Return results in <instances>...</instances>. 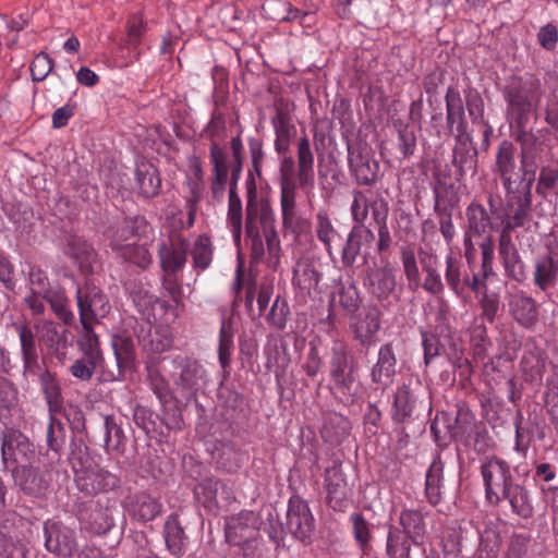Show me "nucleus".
Wrapping results in <instances>:
<instances>
[{
	"mask_svg": "<svg viewBox=\"0 0 558 558\" xmlns=\"http://www.w3.org/2000/svg\"><path fill=\"white\" fill-rule=\"evenodd\" d=\"M546 353L543 349L532 348L521 360V369L530 381L541 380L546 371Z\"/></svg>",
	"mask_w": 558,
	"mask_h": 558,
	"instance_id": "43",
	"label": "nucleus"
},
{
	"mask_svg": "<svg viewBox=\"0 0 558 558\" xmlns=\"http://www.w3.org/2000/svg\"><path fill=\"white\" fill-rule=\"evenodd\" d=\"M203 135L210 141V144H219V141L227 136L226 118L219 109L213 111Z\"/></svg>",
	"mask_w": 558,
	"mask_h": 558,
	"instance_id": "60",
	"label": "nucleus"
},
{
	"mask_svg": "<svg viewBox=\"0 0 558 558\" xmlns=\"http://www.w3.org/2000/svg\"><path fill=\"white\" fill-rule=\"evenodd\" d=\"M446 100V120L450 131L456 126L458 137L466 131L465 110L460 92L454 87H448L445 96Z\"/></svg>",
	"mask_w": 558,
	"mask_h": 558,
	"instance_id": "30",
	"label": "nucleus"
},
{
	"mask_svg": "<svg viewBox=\"0 0 558 558\" xmlns=\"http://www.w3.org/2000/svg\"><path fill=\"white\" fill-rule=\"evenodd\" d=\"M65 254L75 262L83 275L88 276L95 272L97 254L93 246L83 238L70 235L65 246Z\"/></svg>",
	"mask_w": 558,
	"mask_h": 558,
	"instance_id": "26",
	"label": "nucleus"
},
{
	"mask_svg": "<svg viewBox=\"0 0 558 558\" xmlns=\"http://www.w3.org/2000/svg\"><path fill=\"white\" fill-rule=\"evenodd\" d=\"M415 404V398L408 385L399 387L395 393L393 400V421L404 423L411 418Z\"/></svg>",
	"mask_w": 558,
	"mask_h": 558,
	"instance_id": "46",
	"label": "nucleus"
},
{
	"mask_svg": "<svg viewBox=\"0 0 558 558\" xmlns=\"http://www.w3.org/2000/svg\"><path fill=\"white\" fill-rule=\"evenodd\" d=\"M80 320L98 323L110 312V303L107 295L93 282L86 281L76 291Z\"/></svg>",
	"mask_w": 558,
	"mask_h": 558,
	"instance_id": "9",
	"label": "nucleus"
},
{
	"mask_svg": "<svg viewBox=\"0 0 558 558\" xmlns=\"http://www.w3.org/2000/svg\"><path fill=\"white\" fill-rule=\"evenodd\" d=\"M111 345L113 349L116 365L104 366L99 372V383L107 384L113 381H122L126 373L135 371L136 350L132 336L122 330L112 337Z\"/></svg>",
	"mask_w": 558,
	"mask_h": 558,
	"instance_id": "5",
	"label": "nucleus"
},
{
	"mask_svg": "<svg viewBox=\"0 0 558 558\" xmlns=\"http://www.w3.org/2000/svg\"><path fill=\"white\" fill-rule=\"evenodd\" d=\"M2 459L4 464L25 465L35 457V450L29 440L17 430H7L2 437Z\"/></svg>",
	"mask_w": 558,
	"mask_h": 558,
	"instance_id": "21",
	"label": "nucleus"
},
{
	"mask_svg": "<svg viewBox=\"0 0 558 558\" xmlns=\"http://www.w3.org/2000/svg\"><path fill=\"white\" fill-rule=\"evenodd\" d=\"M468 219V227L470 232L475 236H482L488 227H492V221L485 207L476 202H472L465 211Z\"/></svg>",
	"mask_w": 558,
	"mask_h": 558,
	"instance_id": "51",
	"label": "nucleus"
},
{
	"mask_svg": "<svg viewBox=\"0 0 558 558\" xmlns=\"http://www.w3.org/2000/svg\"><path fill=\"white\" fill-rule=\"evenodd\" d=\"M534 183L519 180V185H513L506 191L507 218L502 227L514 230L517 228H530L532 222V186Z\"/></svg>",
	"mask_w": 558,
	"mask_h": 558,
	"instance_id": "6",
	"label": "nucleus"
},
{
	"mask_svg": "<svg viewBox=\"0 0 558 558\" xmlns=\"http://www.w3.org/2000/svg\"><path fill=\"white\" fill-rule=\"evenodd\" d=\"M147 381L161 405L168 404V402L173 399L168 381L157 368L148 369Z\"/></svg>",
	"mask_w": 558,
	"mask_h": 558,
	"instance_id": "59",
	"label": "nucleus"
},
{
	"mask_svg": "<svg viewBox=\"0 0 558 558\" xmlns=\"http://www.w3.org/2000/svg\"><path fill=\"white\" fill-rule=\"evenodd\" d=\"M514 141L520 145V181L534 183L545 141L536 133L520 136Z\"/></svg>",
	"mask_w": 558,
	"mask_h": 558,
	"instance_id": "14",
	"label": "nucleus"
},
{
	"mask_svg": "<svg viewBox=\"0 0 558 558\" xmlns=\"http://www.w3.org/2000/svg\"><path fill=\"white\" fill-rule=\"evenodd\" d=\"M190 242L178 232L162 240L158 247V257L162 272H180L187 259Z\"/></svg>",
	"mask_w": 558,
	"mask_h": 558,
	"instance_id": "12",
	"label": "nucleus"
},
{
	"mask_svg": "<svg viewBox=\"0 0 558 558\" xmlns=\"http://www.w3.org/2000/svg\"><path fill=\"white\" fill-rule=\"evenodd\" d=\"M397 374V357L391 343H385L379 348L376 363L371 369L372 381L383 387L393 383Z\"/></svg>",
	"mask_w": 558,
	"mask_h": 558,
	"instance_id": "27",
	"label": "nucleus"
},
{
	"mask_svg": "<svg viewBox=\"0 0 558 558\" xmlns=\"http://www.w3.org/2000/svg\"><path fill=\"white\" fill-rule=\"evenodd\" d=\"M104 366H107L104 356L82 354L70 365L69 373L75 379L87 383L93 378L96 371L99 369V373Z\"/></svg>",
	"mask_w": 558,
	"mask_h": 558,
	"instance_id": "39",
	"label": "nucleus"
},
{
	"mask_svg": "<svg viewBox=\"0 0 558 558\" xmlns=\"http://www.w3.org/2000/svg\"><path fill=\"white\" fill-rule=\"evenodd\" d=\"M290 314L287 299L278 294L266 313L265 320L271 328L281 331L287 327Z\"/></svg>",
	"mask_w": 558,
	"mask_h": 558,
	"instance_id": "52",
	"label": "nucleus"
},
{
	"mask_svg": "<svg viewBox=\"0 0 558 558\" xmlns=\"http://www.w3.org/2000/svg\"><path fill=\"white\" fill-rule=\"evenodd\" d=\"M315 232L329 256H332V243L340 238L328 213L319 210L316 214Z\"/></svg>",
	"mask_w": 558,
	"mask_h": 558,
	"instance_id": "47",
	"label": "nucleus"
},
{
	"mask_svg": "<svg viewBox=\"0 0 558 558\" xmlns=\"http://www.w3.org/2000/svg\"><path fill=\"white\" fill-rule=\"evenodd\" d=\"M393 128L398 134L397 146L401 156L404 159L410 158L416 149L417 138L414 129L402 119L395 120Z\"/></svg>",
	"mask_w": 558,
	"mask_h": 558,
	"instance_id": "53",
	"label": "nucleus"
},
{
	"mask_svg": "<svg viewBox=\"0 0 558 558\" xmlns=\"http://www.w3.org/2000/svg\"><path fill=\"white\" fill-rule=\"evenodd\" d=\"M128 512L137 522L147 523L162 513V504L156 497L140 492L128 499Z\"/></svg>",
	"mask_w": 558,
	"mask_h": 558,
	"instance_id": "25",
	"label": "nucleus"
},
{
	"mask_svg": "<svg viewBox=\"0 0 558 558\" xmlns=\"http://www.w3.org/2000/svg\"><path fill=\"white\" fill-rule=\"evenodd\" d=\"M39 330V341L59 360L65 357L68 349L66 330L59 331L57 326L49 320L36 325Z\"/></svg>",
	"mask_w": 558,
	"mask_h": 558,
	"instance_id": "34",
	"label": "nucleus"
},
{
	"mask_svg": "<svg viewBox=\"0 0 558 558\" xmlns=\"http://www.w3.org/2000/svg\"><path fill=\"white\" fill-rule=\"evenodd\" d=\"M349 421L337 413L329 414L322 428L323 438L332 444H340L342 439L349 434Z\"/></svg>",
	"mask_w": 558,
	"mask_h": 558,
	"instance_id": "48",
	"label": "nucleus"
},
{
	"mask_svg": "<svg viewBox=\"0 0 558 558\" xmlns=\"http://www.w3.org/2000/svg\"><path fill=\"white\" fill-rule=\"evenodd\" d=\"M444 462L437 456L426 471L425 496L432 506H437L442 499Z\"/></svg>",
	"mask_w": 558,
	"mask_h": 558,
	"instance_id": "38",
	"label": "nucleus"
},
{
	"mask_svg": "<svg viewBox=\"0 0 558 558\" xmlns=\"http://www.w3.org/2000/svg\"><path fill=\"white\" fill-rule=\"evenodd\" d=\"M135 183L141 196L149 198L158 195L161 179L157 168L146 160L140 161L135 169Z\"/></svg>",
	"mask_w": 558,
	"mask_h": 558,
	"instance_id": "33",
	"label": "nucleus"
},
{
	"mask_svg": "<svg viewBox=\"0 0 558 558\" xmlns=\"http://www.w3.org/2000/svg\"><path fill=\"white\" fill-rule=\"evenodd\" d=\"M292 284L303 298L311 296L313 292H319L318 286L323 274L318 262L311 256H301L296 259L292 270Z\"/></svg>",
	"mask_w": 558,
	"mask_h": 558,
	"instance_id": "18",
	"label": "nucleus"
},
{
	"mask_svg": "<svg viewBox=\"0 0 558 558\" xmlns=\"http://www.w3.org/2000/svg\"><path fill=\"white\" fill-rule=\"evenodd\" d=\"M452 165L456 167V181H461L468 171L474 172V153L471 154L468 149L461 146L454 147Z\"/></svg>",
	"mask_w": 558,
	"mask_h": 558,
	"instance_id": "63",
	"label": "nucleus"
},
{
	"mask_svg": "<svg viewBox=\"0 0 558 558\" xmlns=\"http://www.w3.org/2000/svg\"><path fill=\"white\" fill-rule=\"evenodd\" d=\"M105 447L109 450H120L124 442L123 429L116 423L111 415L105 416Z\"/></svg>",
	"mask_w": 558,
	"mask_h": 558,
	"instance_id": "64",
	"label": "nucleus"
},
{
	"mask_svg": "<svg viewBox=\"0 0 558 558\" xmlns=\"http://www.w3.org/2000/svg\"><path fill=\"white\" fill-rule=\"evenodd\" d=\"M375 240L374 232L366 226H352L341 251V263L352 267L362 253L363 246L371 245Z\"/></svg>",
	"mask_w": 558,
	"mask_h": 558,
	"instance_id": "23",
	"label": "nucleus"
},
{
	"mask_svg": "<svg viewBox=\"0 0 558 558\" xmlns=\"http://www.w3.org/2000/svg\"><path fill=\"white\" fill-rule=\"evenodd\" d=\"M381 327V311L376 304H368L363 307L362 312L352 317L350 329L353 339L362 347L368 349L373 342V338Z\"/></svg>",
	"mask_w": 558,
	"mask_h": 558,
	"instance_id": "17",
	"label": "nucleus"
},
{
	"mask_svg": "<svg viewBox=\"0 0 558 558\" xmlns=\"http://www.w3.org/2000/svg\"><path fill=\"white\" fill-rule=\"evenodd\" d=\"M364 286L378 301L387 300L396 290V276L389 267L368 268Z\"/></svg>",
	"mask_w": 558,
	"mask_h": 558,
	"instance_id": "24",
	"label": "nucleus"
},
{
	"mask_svg": "<svg viewBox=\"0 0 558 558\" xmlns=\"http://www.w3.org/2000/svg\"><path fill=\"white\" fill-rule=\"evenodd\" d=\"M193 263L196 268L206 269L213 259V247L209 236L201 234L192 250Z\"/></svg>",
	"mask_w": 558,
	"mask_h": 558,
	"instance_id": "58",
	"label": "nucleus"
},
{
	"mask_svg": "<svg viewBox=\"0 0 558 558\" xmlns=\"http://www.w3.org/2000/svg\"><path fill=\"white\" fill-rule=\"evenodd\" d=\"M46 549L61 558H75L78 553V542L73 529L61 521L47 520L44 523Z\"/></svg>",
	"mask_w": 558,
	"mask_h": 558,
	"instance_id": "7",
	"label": "nucleus"
},
{
	"mask_svg": "<svg viewBox=\"0 0 558 558\" xmlns=\"http://www.w3.org/2000/svg\"><path fill=\"white\" fill-rule=\"evenodd\" d=\"M296 177L302 190H311L315 184L314 154L306 135L301 136L296 144Z\"/></svg>",
	"mask_w": 558,
	"mask_h": 558,
	"instance_id": "28",
	"label": "nucleus"
},
{
	"mask_svg": "<svg viewBox=\"0 0 558 558\" xmlns=\"http://www.w3.org/2000/svg\"><path fill=\"white\" fill-rule=\"evenodd\" d=\"M350 521L352 523L354 538L362 551L365 554L372 539L369 523L360 512L352 513Z\"/></svg>",
	"mask_w": 558,
	"mask_h": 558,
	"instance_id": "62",
	"label": "nucleus"
},
{
	"mask_svg": "<svg viewBox=\"0 0 558 558\" xmlns=\"http://www.w3.org/2000/svg\"><path fill=\"white\" fill-rule=\"evenodd\" d=\"M163 537L168 550L175 557L184 555L189 538L179 521L178 514H170L163 525Z\"/></svg>",
	"mask_w": 558,
	"mask_h": 558,
	"instance_id": "37",
	"label": "nucleus"
},
{
	"mask_svg": "<svg viewBox=\"0 0 558 558\" xmlns=\"http://www.w3.org/2000/svg\"><path fill=\"white\" fill-rule=\"evenodd\" d=\"M388 211L387 201L377 202L373 206V219L378 226L377 250L379 253L388 251L391 244V236L387 225Z\"/></svg>",
	"mask_w": 558,
	"mask_h": 558,
	"instance_id": "49",
	"label": "nucleus"
},
{
	"mask_svg": "<svg viewBox=\"0 0 558 558\" xmlns=\"http://www.w3.org/2000/svg\"><path fill=\"white\" fill-rule=\"evenodd\" d=\"M133 331L143 350L153 354L163 353L173 344V336L168 325L153 327L149 320L141 319L135 322Z\"/></svg>",
	"mask_w": 558,
	"mask_h": 558,
	"instance_id": "10",
	"label": "nucleus"
},
{
	"mask_svg": "<svg viewBox=\"0 0 558 558\" xmlns=\"http://www.w3.org/2000/svg\"><path fill=\"white\" fill-rule=\"evenodd\" d=\"M353 201L351 203V216L354 222L353 226H365L364 222L368 217L369 209L373 211V206L377 202L386 201L383 197H379L374 201H369L365 194V192L361 190H353L352 192Z\"/></svg>",
	"mask_w": 558,
	"mask_h": 558,
	"instance_id": "54",
	"label": "nucleus"
},
{
	"mask_svg": "<svg viewBox=\"0 0 558 558\" xmlns=\"http://www.w3.org/2000/svg\"><path fill=\"white\" fill-rule=\"evenodd\" d=\"M348 163L357 185L372 186L378 181L379 162L361 145L348 144Z\"/></svg>",
	"mask_w": 558,
	"mask_h": 558,
	"instance_id": "8",
	"label": "nucleus"
},
{
	"mask_svg": "<svg viewBox=\"0 0 558 558\" xmlns=\"http://www.w3.org/2000/svg\"><path fill=\"white\" fill-rule=\"evenodd\" d=\"M486 501L498 507L505 494L517 483L510 465L498 457L486 458L481 465Z\"/></svg>",
	"mask_w": 558,
	"mask_h": 558,
	"instance_id": "4",
	"label": "nucleus"
},
{
	"mask_svg": "<svg viewBox=\"0 0 558 558\" xmlns=\"http://www.w3.org/2000/svg\"><path fill=\"white\" fill-rule=\"evenodd\" d=\"M259 519L253 511H241L227 519L226 539L236 546L258 536Z\"/></svg>",
	"mask_w": 558,
	"mask_h": 558,
	"instance_id": "19",
	"label": "nucleus"
},
{
	"mask_svg": "<svg viewBox=\"0 0 558 558\" xmlns=\"http://www.w3.org/2000/svg\"><path fill=\"white\" fill-rule=\"evenodd\" d=\"M515 153V146L509 140H502L496 149L492 171L500 178L505 190H511L513 185H519L520 174L514 175L517 169Z\"/></svg>",
	"mask_w": 558,
	"mask_h": 558,
	"instance_id": "20",
	"label": "nucleus"
},
{
	"mask_svg": "<svg viewBox=\"0 0 558 558\" xmlns=\"http://www.w3.org/2000/svg\"><path fill=\"white\" fill-rule=\"evenodd\" d=\"M461 269V260L452 254L447 255L445 279L451 291L458 296L463 292L464 276H462Z\"/></svg>",
	"mask_w": 558,
	"mask_h": 558,
	"instance_id": "56",
	"label": "nucleus"
},
{
	"mask_svg": "<svg viewBox=\"0 0 558 558\" xmlns=\"http://www.w3.org/2000/svg\"><path fill=\"white\" fill-rule=\"evenodd\" d=\"M68 460L74 474L75 485L85 495L95 496L119 487V477L100 468L82 442H71Z\"/></svg>",
	"mask_w": 558,
	"mask_h": 558,
	"instance_id": "2",
	"label": "nucleus"
},
{
	"mask_svg": "<svg viewBox=\"0 0 558 558\" xmlns=\"http://www.w3.org/2000/svg\"><path fill=\"white\" fill-rule=\"evenodd\" d=\"M244 232L254 259L264 256V242L270 255L279 254L280 240L276 228V215L268 199L262 198L260 204L245 206Z\"/></svg>",
	"mask_w": 558,
	"mask_h": 558,
	"instance_id": "1",
	"label": "nucleus"
},
{
	"mask_svg": "<svg viewBox=\"0 0 558 558\" xmlns=\"http://www.w3.org/2000/svg\"><path fill=\"white\" fill-rule=\"evenodd\" d=\"M194 493L198 499H203L205 504L216 505L218 506L221 501H227L229 499V492L226 485L215 478H204L199 482L195 488Z\"/></svg>",
	"mask_w": 558,
	"mask_h": 558,
	"instance_id": "42",
	"label": "nucleus"
},
{
	"mask_svg": "<svg viewBox=\"0 0 558 558\" xmlns=\"http://www.w3.org/2000/svg\"><path fill=\"white\" fill-rule=\"evenodd\" d=\"M12 476L16 486L29 496L39 497L49 488L50 476L32 465H16L12 470Z\"/></svg>",
	"mask_w": 558,
	"mask_h": 558,
	"instance_id": "22",
	"label": "nucleus"
},
{
	"mask_svg": "<svg viewBox=\"0 0 558 558\" xmlns=\"http://www.w3.org/2000/svg\"><path fill=\"white\" fill-rule=\"evenodd\" d=\"M400 531L412 537L414 545H417L426 532L424 515L416 509H403L399 515Z\"/></svg>",
	"mask_w": 558,
	"mask_h": 558,
	"instance_id": "41",
	"label": "nucleus"
},
{
	"mask_svg": "<svg viewBox=\"0 0 558 558\" xmlns=\"http://www.w3.org/2000/svg\"><path fill=\"white\" fill-rule=\"evenodd\" d=\"M500 546L501 537L497 527L493 523L486 524L480 532L478 558H496Z\"/></svg>",
	"mask_w": 558,
	"mask_h": 558,
	"instance_id": "50",
	"label": "nucleus"
},
{
	"mask_svg": "<svg viewBox=\"0 0 558 558\" xmlns=\"http://www.w3.org/2000/svg\"><path fill=\"white\" fill-rule=\"evenodd\" d=\"M558 279V259L550 254L538 256L534 263L533 282L541 291L555 287Z\"/></svg>",
	"mask_w": 558,
	"mask_h": 558,
	"instance_id": "35",
	"label": "nucleus"
},
{
	"mask_svg": "<svg viewBox=\"0 0 558 558\" xmlns=\"http://www.w3.org/2000/svg\"><path fill=\"white\" fill-rule=\"evenodd\" d=\"M327 502L337 511H341L347 506V482L339 469H327L325 473Z\"/></svg>",
	"mask_w": 558,
	"mask_h": 558,
	"instance_id": "36",
	"label": "nucleus"
},
{
	"mask_svg": "<svg viewBox=\"0 0 558 558\" xmlns=\"http://www.w3.org/2000/svg\"><path fill=\"white\" fill-rule=\"evenodd\" d=\"M12 327L16 331L20 339L24 368L26 372L32 373L34 367H36L38 364L35 333L25 320L13 322Z\"/></svg>",
	"mask_w": 558,
	"mask_h": 558,
	"instance_id": "31",
	"label": "nucleus"
},
{
	"mask_svg": "<svg viewBox=\"0 0 558 558\" xmlns=\"http://www.w3.org/2000/svg\"><path fill=\"white\" fill-rule=\"evenodd\" d=\"M125 545L130 554L134 555L135 558L156 556L150 549L147 535L143 531H131L125 539Z\"/></svg>",
	"mask_w": 558,
	"mask_h": 558,
	"instance_id": "61",
	"label": "nucleus"
},
{
	"mask_svg": "<svg viewBox=\"0 0 558 558\" xmlns=\"http://www.w3.org/2000/svg\"><path fill=\"white\" fill-rule=\"evenodd\" d=\"M180 373L174 378V386L181 397L190 402L207 383V372L201 362L194 359H182L179 362Z\"/></svg>",
	"mask_w": 558,
	"mask_h": 558,
	"instance_id": "11",
	"label": "nucleus"
},
{
	"mask_svg": "<svg viewBox=\"0 0 558 558\" xmlns=\"http://www.w3.org/2000/svg\"><path fill=\"white\" fill-rule=\"evenodd\" d=\"M508 311L512 319L522 328L531 330L539 322V305L523 290L507 294Z\"/></svg>",
	"mask_w": 558,
	"mask_h": 558,
	"instance_id": "15",
	"label": "nucleus"
},
{
	"mask_svg": "<svg viewBox=\"0 0 558 558\" xmlns=\"http://www.w3.org/2000/svg\"><path fill=\"white\" fill-rule=\"evenodd\" d=\"M287 531L296 539L306 541L314 530V518L307 502L300 496H292L287 511Z\"/></svg>",
	"mask_w": 558,
	"mask_h": 558,
	"instance_id": "16",
	"label": "nucleus"
},
{
	"mask_svg": "<svg viewBox=\"0 0 558 558\" xmlns=\"http://www.w3.org/2000/svg\"><path fill=\"white\" fill-rule=\"evenodd\" d=\"M357 364L343 342H336L329 360L331 392L343 403H353L361 386L357 379Z\"/></svg>",
	"mask_w": 558,
	"mask_h": 558,
	"instance_id": "3",
	"label": "nucleus"
},
{
	"mask_svg": "<svg viewBox=\"0 0 558 558\" xmlns=\"http://www.w3.org/2000/svg\"><path fill=\"white\" fill-rule=\"evenodd\" d=\"M510 505L512 513L521 519L529 520L535 512L532 493L520 483H515L504 496Z\"/></svg>",
	"mask_w": 558,
	"mask_h": 558,
	"instance_id": "32",
	"label": "nucleus"
},
{
	"mask_svg": "<svg viewBox=\"0 0 558 558\" xmlns=\"http://www.w3.org/2000/svg\"><path fill=\"white\" fill-rule=\"evenodd\" d=\"M412 537L401 532L398 526H389L386 544L388 558H413Z\"/></svg>",
	"mask_w": 558,
	"mask_h": 558,
	"instance_id": "40",
	"label": "nucleus"
},
{
	"mask_svg": "<svg viewBox=\"0 0 558 558\" xmlns=\"http://www.w3.org/2000/svg\"><path fill=\"white\" fill-rule=\"evenodd\" d=\"M114 525L112 510L109 508L96 507L83 521V527L95 535L108 533Z\"/></svg>",
	"mask_w": 558,
	"mask_h": 558,
	"instance_id": "45",
	"label": "nucleus"
},
{
	"mask_svg": "<svg viewBox=\"0 0 558 558\" xmlns=\"http://www.w3.org/2000/svg\"><path fill=\"white\" fill-rule=\"evenodd\" d=\"M38 383L48 407L49 415H56L63 411L64 398L56 374L44 369L38 374Z\"/></svg>",
	"mask_w": 558,
	"mask_h": 558,
	"instance_id": "29",
	"label": "nucleus"
},
{
	"mask_svg": "<svg viewBox=\"0 0 558 558\" xmlns=\"http://www.w3.org/2000/svg\"><path fill=\"white\" fill-rule=\"evenodd\" d=\"M507 111L517 109H533L541 99V84L537 80L512 78L504 88Z\"/></svg>",
	"mask_w": 558,
	"mask_h": 558,
	"instance_id": "13",
	"label": "nucleus"
},
{
	"mask_svg": "<svg viewBox=\"0 0 558 558\" xmlns=\"http://www.w3.org/2000/svg\"><path fill=\"white\" fill-rule=\"evenodd\" d=\"M46 302H48L53 311V313L60 318L64 324L70 325L74 320V314L70 310V302L68 298L64 295L63 291L53 290L46 296Z\"/></svg>",
	"mask_w": 558,
	"mask_h": 558,
	"instance_id": "57",
	"label": "nucleus"
},
{
	"mask_svg": "<svg viewBox=\"0 0 558 558\" xmlns=\"http://www.w3.org/2000/svg\"><path fill=\"white\" fill-rule=\"evenodd\" d=\"M82 329L77 339V347L82 354H89L96 356H104L100 348V342L97 333L94 331V322L84 320L81 322Z\"/></svg>",
	"mask_w": 558,
	"mask_h": 558,
	"instance_id": "55",
	"label": "nucleus"
},
{
	"mask_svg": "<svg viewBox=\"0 0 558 558\" xmlns=\"http://www.w3.org/2000/svg\"><path fill=\"white\" fill-rule=\"evenodd\" d=\"M148 243L119 245L117 253L126 263H131L142 270H146L153 264V256L147 247Z\"/></svg>",
	"mask_w": 558,
	"mask_h": 558,
	"instance_id": "44",
	"label": "nucleus"
}]
</instances>
